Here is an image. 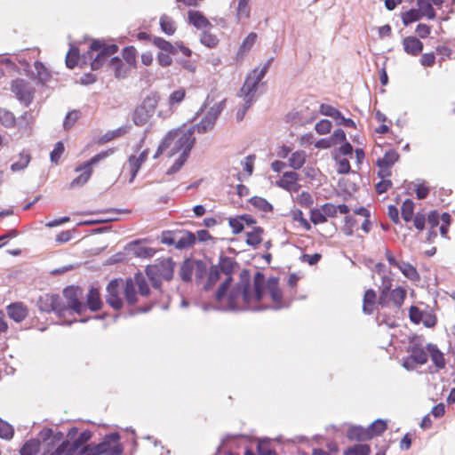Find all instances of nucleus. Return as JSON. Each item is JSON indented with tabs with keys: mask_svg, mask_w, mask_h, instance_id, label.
Masks as SVG:
<instances>
[{
	"mask_svg": "<svg viewBox=\"0 0 455 455\" xmlns=\"http://www.w3.org/2000/svg\"><path fill=\"white\" fill-rule=\"evenodd\" d=\"M418 10L421 13V18L426 16L429 20H434L435 18V11L432 6V4L428 0H416Z\"/></svg>",
	"mask_w": 455,
	"mask_h": 455,
	"instance_id": "nucleus-41",
	"label": "nucleus"
},
{
	"mask_svg": "<svg viewBox=\"0 0 455 455\" xmlns=\"http://www.w3.org/2000/svg\"><path fill=\"white\" fill-rule=\"evenodd\" d=\"M427 349L429 352L430 358L434 365L438 369H443L445 367V359L443 353L437 347L436 345L428 343Z\"/></svg>",
	"mask_w": 455,
	"mask_h": 455,
	"instance_id": "nucleus-28",
	"label": "nucleus"
},
{
	"mask_svg": "<svg viewBox=\"0 0 455 455\" xmlns=\"http://www.w3.org/2000/svg\"><path fill=\"white\" fill-rule=\"evenodd\" d=\"M249 203L259 211L266 213L272 212L274 210L273 205L267 199L260 196L251 197Z\"/></svg>",
	"mask_w": 455,
	"mask_h": 455,
	"instance_id": "nucleus-39",
	"label": "nucleus"
},
{
	"mask_svg": "<svg viewBox=\"0 0 455 455\" xmlns=\"http://www.w3.org/2000/svg\"><path fill=\"white\" fill-rule=\"evenodd\" d=\"M6 310L8 316L16 323L22 322L28 315V309L22 302L11 303Z\"/></svg>",
	"mask_w": 455,
	"mask_h": 455,
	"instance_id": "nucleus-18",
	"label": "nucleus"
},
{
	"mask_svg": "<svg viewBox=\"0 0 455 455\" xmlns=\"http://www.w3.org/2000/svg\"><path fill=\"white\" fill-rule=\"evenodd\" d=\"M159 276L166 281L173 278L175 262L172 258L164 259L156 264Z\"/></svg>",
	"mask_w": 455,
	"mask_h": 455,
	"instance_id": "nucleus-23",
	"label": "nucleus"
},
{
	"mask_svg": "<svg viewBox=\"0 0 455 455\" xmlns=\"http://www.w3.org/2000/svg\"><path fill=\"white\" fill-rule=\"evenodd\" d=\"M387 427V421L381 419H378L370 424L366 428L368 433L371 435V438H373L374 436L380 435L382 433H384Z\"/></svg>",
	"mask_w": 455,
	"mask_h": 455,
	"instance_id": "nucleus-46",
	"label": "nucleus"
},
{
	"mask_svg": "<svg viewBox=\"0 0 455 455\" xmlns=\"http://www.w3.org/2000/svg\"><path fill=\"white\" fill-rule=\"evenodd\" d=\"M214 124L215 122L205 115L197 124L192 125L190 128H195V132L203 134L207 132L209 130H212Z\"/></svg>",
	"mask_w": 455,
	"mask_h": 455,
	"instance_id": "nucleus-50",
	"label": "nucleus"
},
{
	"mask_svg": "<svg viewBox=\"0 0 455 455\" xmlns=\"http://www.w3.org/2000/svg\"><path fill=\"white\" fill-rule=\"evenodd\" d=\"M86 310L90 309L92 312H98L103 307V302L100 298V291L97 287L92 286L86 295Z\"/></svg>",
	"mask_w": 455,
	"mask_h": 455,
	"instance_id": "nucleus-21",
	"label": "nucleus"
},
{
	"mask_svg": "<svg viewBox=\"0 0 455 455\" xmlns=\"http://www.w3.org/2000/svg\"><path fill=\"white\" fill-rule=\"evenodd\" d=\"M299 175L296 172H285L283 177L276 181V186L287 191L291 190L292 185H295L299 180Z\"/></svg>",
	"mask_w": 455,
	"mask_h": 455,
	"instance_id": "nucleus-31",
	"label": "nucleus"
},
{
	"mask_svg": "<svg viewBox=\"0 0 455 455\" xmlns=\"http://www.w3.org/2000/svg\"><path fill=\"white\" fill-rule=\"evenodd\" d=\"M123 286L124 280L121 278H115L111 280L106 287V302L114 310H120L124 307V300L121 297Z\"/></svg>",
	"mask_w": 455,
	"mask_h": 455,
	"instance_id": "nucleus-12",
	"label": "nucleus"
},
{
	"mask_svg": "<svg viewBox=\"0 0 455 455\" xmlns=\"http://www.w3.org/2000/svg\"><path fill=\"white\" fill-rule=\"evenodd\" d=\"M221 273L222 272L216 267V265H212L209 270L207 269V279L204 283L202 290L204 291H211L220 279Z\"/></svg>",
	"mask_w": 455,
	"mask_h": 455,
	"instance_id": "nucleus-29",
	"label": "nucleus"
},
{
	"mask_svg": "<svg viewBox=\"0 0 455 455\" xmlns=\"http://www.w3.org/2000/svg\"><path fill=\"white\" fill-rule=\"evenodd\" d=\"M80 51L76 46H71L66 55V66L69 69H73L78 65L80 60Z\"/></svg>",
	"mask_w": 455,
	"mask_h": 455,
	"instance_id": "nucleus-44",
	"label": "nucleus"
},
{
	"mask_svg": "<svg viewBox=\"0 0 455 455\" xmlns=\"http://www.w3.org/2000/svg\"><path fill=\"white\" fill-rule=\"evenodd\" d=\"M177 235H179L178 230L175 231H164L161 235V242L166 245L177 246Z\"/></svg>",
	"mask_w": 455,
	"mask_h": 455,
	"instance_id": "nucleus-63",
	"label": "nucleus"
},
{
	"mask_svg": "<svg viewBox=\"0 0 455 455\" xmlns=\"http://www.w3.org/2000/svg\"><path fill=\"white\" fill-rule=\"evenodd\" d=\"M307 155L303 150H297L291 153L289 157V166L294 170H299L306 162Z\"/></svg>",
	"mask_w": 455,
	"mask_h": 455,
	"instance_id": "nucleus-40",
	"label": "nucleus"
},
{
	"mask_svg": "<svg viewBox=\"0 0 455 455\" xmlns=\"http://www.w3.org/2000/svg\"><path fill=\"white\" fill-rule=\"evenodd\" d=\"M378 303L377 295L373 289H368L364 292L363 311L366 315L373 313V307Z\"/></svg>",
	"mask_w": 455,
	"mask_h": 455,
	"instance_id": "nucleus-33",
	"label": "nucleus"
},
{
	"mask_svg": "<svg viewBox=\"0 0 455 455\" xmlns=\"http://www.w3.org/2000/svg\"><path fill=\"white\" fill-rule=\"evenodd\" d=\"M347 438L350 441L364 442L371 439V435L367 431V428L362 426H352L347 431Z\"/></svg>",
	"mask_w": 455,
	"mask_h": 455,
	"instance_id": "nucleus-25",
	"label": "nucleus"
},
{
	"mask_svg": "<svg viewBox=\"0 0 455 455\" xmlns=\"http://www.w3.org/2000/svg\"><path fill=\"white\" fill-rule=\"evenodd\" d=\"M264 233V228L261 227H254L252 231L246 232V243L251 247H257L262 242V234Z\"/></svg>",
	"mask_w": 455,
	"mask_h": 455,
	"instance_id": "nucleus-38",
	"label": "nucleus"
},
{
	"mask_svg": "<svg viewBox=\"0 0 455 455\" xmlns=\"http://www.w3.org/2000/svg\"><path fill=\"white\" fill-rule=\"evenodd\" d=\"M14 435V428L7 421L0 418V438L11 440Z\"/></svg>",
	"mask_w": 455,
	"mask_h": 455,
	"instance_id": "nucleus-55",
	"label": "nucleus"
},
{
	"mask_svg": "<svg viewBox=\"0 0 455 455\" xmlns=\"http://www.w3.org/2000/svg\"><path fill=\"white\" fill-rule=\"evenodd\" d=\"M11 91L25 107H28L33 102L36 89L27 80L22 78L12 80Z\"/></svg>",
	"mask_w": 455,
	"mask_h": 455,
	"instance_id": "nucleus-11",
	"label": "nucleus"
},
{
	"mask_svg": "<svg viewBox=\"0 0 455 455\" xmlns=\"http://www.w3.org/2000/svg\"><path fill=\"white\" fill-rule=\"evenodd\" d=\"M194 272L196 283L200 285L207 274L206 263L202 259L194 258L185 259L180 267L179 275L180 279L184 283H190Z\"/></svg>",
	"mask_w": 455,
	"mask_h": 455,
	"instance_id": "nucleus-5",
	"label": "nucleus"
},
{
	"mask_svg": "<svg viewBox=\"0 0 455 455\" xmlns=\"http://www.w3.org/2000/svg\"><path fill=\"white\" fill-rule=\"evenodd\" d=\"M407 352L409 353L411 359L416 362L419 365H423L427 362L428 355L427 352L418 345L409 346L407 347Z\"/></svg>",
	"mask_w": 455,
	"mask_h": 455,
	"instance_id": "nucleus-30",
	"label": "nucleus"
},
{
	"mask_svg": "<svg viewBox=\"0 0 455 455\" xmlns=\"http://www.w3.org/2000/svg\"><path fill=\"white\" fill-rule=\"evenodd\" d=\"M0 124L5 128H13L16 126V117L10 110L0 108Z\"/></svg>",
	"mask_w": 455,
	"mask_h": 455,
	"instance_id": "nucleus-45",
	"label": "nucleus"
},
{
	"mask_svg": "<svg viewBox=\"0 0 455 455\" xmlns=\"http://www.w3.org/2000/svg\"><path fill=\"white\" fill-rule=\"evenodd\" d=\"M160 28L162 31L167 36H172L176 31L173 20L167 15L161 16Z\"/></svg>",
	"mask_w": 455,
	"mask_h": 455,
	"instance_id": "nucleus-49",
	"label": "nucleus"
},
{
	"mask_svg": "<svg viewBox=\"0 0 455 455\" xmlns=\"http://www.w3.org/2000/svg\"><path fill=\"white\" fill-rule=\"evenodd\" d=\"M19 156L20 159L11 165L12 172H15L24 170L31 160V156L28 153H20Z\"/></svg>",
	"mask_w": 455,
	"mask_h": 455,
	"instance_id": "nucleus-52",
	"label": "nucleus"
},
{
	"mask_svg": "<svg viewBox=\"0 0 455 455\" xmlns=\"http://www.w3.org/2000/svg\"><path fill=\"white\" fill-rule=\"evenodd\" d=\"M200 42L208 48H215L219 44V39L215 35L208 31H203L200 36Z\"/></svg>",
	"mask_w": 455,
	"mask_h": 455,
	"instance_id": "nucleus-54",
	"label": "nucleus"
},
{
	"mask_svg": "<svg viewBox=\"0 0 455 455\" xmlns=\"http://www.w3.org/2000/svg\"><path fill=\"white\" fill-rule=\"evenodd\" d=\"M399 160V154L395 150H388L385 153L384 156L379 158L376 162V165L379 168L389 169Z\"/></svg>",
	"mask_w": 455,
	"mask_h": 455,
	"instance_id": "nucleus-32",
	"label": "nucleus"
},
{
	"mask_svg": "<svg viewBox=\"0 0 455 455\" xmlns=\"http://www.w3.org/2000/svg\"><path fill=\"white\" fill-rule=\"evenodd\" d=\"M186 96V91L183 88H180L172 92L169 96V106L172 108L175 105L181 103Z\"/></svg>",
	"mask_w": 455,
	"mask_h": 455,
	"instance_id": "nucleus-59",
	"label": "nucleus"
},
{
	"mask_svg": "<svg viewBox=\"0 0 455 455\" xmlns=\"http://www.w3.org/2000/svg\"><path fill=\"white\" fill-rule=\"evenodd\" d=\"M259 455H277L276 451L269 447V439H259L257 444Z\"/></svg>",
	"mask_w": 455,
	"mask_h": 455,
	"instance_id": "nucleus-58",
	"label": "nucleus"
},
{
	"mask_svg": "<svg viewBox=\"0 0 455 455\" xmlns=\"http://www.w3.org/2000/svg\"><path fill=\"white\" fill-rule=\"evenodd\" d=\"M371 447L366 443H358L347 447L344 451V455H370Z\"/></svg>",
	"mask_w": 455,
	"mask_h": 455,
	"instance_id": "nucleus-47",
	"label": "nucleus"
},
{
	"mask_svg": "<svg viewBox=\"0 0 455 455\" xmlns=\"http://www.w3.org/2000/svg\"><path fill=\"white\" fill-rule=\"evenodd\" d=\"M124 250L127 254L141 259L152 258L156 253L155 249L144 246L140 240H134L127 243Z\"/></svg>",
	"mask_w": 455,
	"mask_h": 455,
	"instance_id": "nucleus-16",
	"label": "nucleus"
},
{
	"mask_svg": "<svg viewBox=\"0 0 455 455\" xmlns=\"http://www.w3.org/2000/svg\"><path fill=\"white\" fill-rule=\"evenodd\" d=\"M242 291V299L243 304L246 305V308L253 312H259L269 308L267 306L253 307L252 294H251V271L249 269H243L239 275V281L234 285Z\"/></svg>",
	"mask_w": 455,
	"mask_h": 455,
	"instance_id": "nucleus-9",
	"label": "nucleus"
},
{
	"mask_svg": "<svg viewBox=\"0 0 455 455\" xmlns=\"http://www.w3.org/2000/svg\"><path fill=\"white\" fill-rule=\"evenodd\" d=\"M137 51L134 46H126L122 50L123 59L131 66L136 63Z\"/></svg>",
	"mask_w": 455,
	"mask_h": 455,
	"instance_id": "nucleus-62",
	"label": "nucleus"
},
{
	"mask_svg": "<svg viewBox=\"0 0 455 455\" xmlns=\"http://www.w3.org/2000/svg\"><path fill=\"white\" fill-rule=\"evenodd\" d=\"M236 17L238 20L244 18L248 19L251 15V7L249 5L250 0H237Z\"/></svg>",
	"mask_w": 455,
	"mask_h": 455,
	"instance_id": "nucleus-53",
	"label": "nucleus"
},
{
	"mask_svg": "<svg viewBox=\"0 0 455 455\" xmlns=\"http://www.w3.org/2000/svg\"><path fill=\"white\" fill-rule=\"evenodd\" d=\"M188 22L192 24L196 29H203L212 27V23L200 11L189 10L188 12Z\"/></svg>",
	"mask_w": 455,
	"mask_h": 455,
	"instance_id": "nucleus-22",
	"label": "nucleus"
},
{
	"mask_svg": "<svg viewBox=\"0 0 455 455\" xmlns=\"http://www.w3.org/2000/svg\"><path fill=\"white\" fill-rule=\"evenodd\" d=\"M119 47L116 44H107L103 39H93L89 50L83 54V62L89 60L92 70L100 69L105 63H108L109 58L116 53Z\"/></svg>",
	"mask_w": 455,
	"mask_h": 455,
	"instance_id": "nucleus-2",
	"label": "nucleus"
},
{
	"mask_svg": "<svg viewBox=\"0 0 455 455\" xmlns=\"http://www.w3.org/2000/svg\"><path fill=\"white\" fill-rule=\"evenodd\" d=\"M228 299V305L225 307H222V310L225 311H251L246 308V305L243 304V307H239L237 304V300L240 297H242V291L238 288L233 286L229 287L226 296Z\"/></svg>",
	"mask_w": 455,
	"mask_h": 455,
	"instance_id": "nucleus-17",
	"label": "nucleus"
},
{
	"mask_svg": "<svg viewBox=\"0 0 455 455\" xmlns=\"http://www.w3.org/2000/svg\"><path fill=\"white\" fill-rule=\"evenodd\" d=\"M194 133L195 128L189 127L177 140L175 139L174 146L172 149V154H176L181 151V153H186L187 155H189L196 142Z\"/></svg>",
	"mask_w": 455,
	"mask_h": 455,
	"instance_id": "nucleus-14",
	"label": "nucleus"
},
{
	"mask_svg": "<svg viewBox=\"0 0 455 455\" xmlns=\"http://www.w3.org/2000/svg\"><path fill=\"white\" fill-rule=\"evenodd\" d=\"M63 296L67 300V311H74L77 315H83L86 312V305L83 301V289L79 286L69 285L64 288Z\"/></svg>",
	"mask_w": 455,
	"mask_h": 455,
	"instance_id": "nucleus-10",
	"label": "nucleus"
},
{
	"mask_svg": "<svg viewBox=\"0 0 455 455\" xmlns=\"http://www.w3.org/2000/svg\"><path fill=\"white\" fill-rule=\"evenodd\" d=\"M390 299L396 308H400L406 298V290L403 287H396L390 292Z\"/></svg>",
	"mask_w": 455,
	"mask_h": 455,
	"instance_id": "nucleus-42",
	"label": "nucleus"
},
{
	"mask_svg": "<svg viewBox=\"0 0 455 455\" xmlns=\"http://www.w3.org/2000/svg\"><path fill=\"white\" fill-rule=\"evenodd\" d=\"M118 432L106 434L100 443L93 445V455H122L124 447Z\"/></svg>",
	"mask_w": 455,
	"mask_h": 455,
	"instance_id": "nucleus-7",
	"label": "nucleus"
},
{
	"mask_svg": "<svg viewBox=\"0 0 455 455\" xmlns=\"http://www.w3.org/2000/svg\"><path fill=\"white\" fill-rule=\"evenodd\" d=\"M34 68L36 73L31 76L32 79L39 85H46L52 78L51 71L40 60H36L34 62Z\"/></svg>",
	"mask_w": 455,
	"mask_h": 455,
	"instance_id": "nucleus-19",
	"label": "nucleus"
},
{
	"mask_svg": "<svg viewBox=\"0 0 455 455\" xmlns=\"http://www.w3.org/2000/svg\"><path fill=\"white\" fill-rule=\"evenodd\" d=\"M33 124V116L29 112H24L16 118V126L20 132H29Z\"/></svg>",
	"mask_w": 455,
	"mask_h": 455,
	"instance_id": "nucleus-43",
	"label": "nucleus"
},
{
	"mask_svg": "<svg viewBox=\"0 0 455 455\" xmlns=\"http://www.w3.org/2000/svg\"><path fill=\"white\" fill-rule=\"evenodd\" d=\"M397 268L405 277L411 281H418L419 279V274L417 268L409 262L400 261Z\"/></svg>",
	"mask_w": 455,
	"mask_h": 455,
	"instance_id": "nucleus-37",
	"label": "nucleus"
},
{
	"mask_svg": "<svg viewBox=\"0 0 455 455\" xmlns=\"http://www.w3.org/2000/svg\"><path fill=\"white\" fill-rule=\"evenodd\" d=\"M128 164H129L130 172H131L129 183H132L134 181L139 171L140 170L142 164L137 160L136 156H134V155H132L129 156Z\"/></svg>",
	"mask_w": 455,
	"mask_h": 455,
	"instance_id": "nucleus-56",
	"label": "nucleus"
},
{
	"mask_svg": "<svg viewBox=\"0 0 455 455\" xmlns=\"http://www.w3.org/2000/svg\"><path fill=\"white\" fill-rule=\"evenodd\" d=\"M156 304V301H152V302L148 303V305L140 306V307H136L134 308H131L124 314V316L131 317V316H134L139 314L148 313L153 308V307Z\"/></svg>",
	"mask_w": 455,
	"mask_h": 455,
	"instance_id": "nucleus-61",
	"label": "nucleus"
},
{
	"mask_svg": "<svg viewBox=\"0 0 455 455\" xmlns=\"http://www.w3.org/2000/svg\"><path fill=\"white\" fill-rule=\"evenodd\" d=\"M112 153H113L112 149L101 151V152L96 154L95 156H93L88 161H85L82 164L76 166L75 168V172H78L83 171V172L70 182L69 188L73 189V188L82 187L84 184H86L92 174V165L96 164L100 161L105 159Z\"/></svg>",
	"mask_w": 455,
	"mask_h": 455,
	"instance_id": "nucleus-6",
	"label": "nucleus"
},
{
	"mask_svg": "<svg viewBox=\"0 0 455 455\" xmlns=\"http://www.w3.org/2000/svg\"><path fill=\"white\" fill-rule=\"evenodd\" d=\"M402 218L405 222H410L414 215V203L411 199H405L401 207Z\"/></svg>",
	"mask_w": 455,
	"mask_h": 455,
	"instance_id": "nucleus-48",
	"label": "nucleus"
},
{
	"mask_svg": "<svg viewBox=\"0 0 455 455\" xmlns=\"http://www.w3.org/2000/svg\"><path fill=\"white\" fill-rule=\"evenodd\" d=\"M266 290V276L264 273L257 271L253 276V290H251L253 307L263 306L260 304Z\"/></svg>",
	"mask_w": 455,
	"mask_h": 455,
	"instance_id": "nucleus-15",
	"label": "nucleus"
},
{
	"mask_svg": "<svg viewBox=\"0 0 455 455\" xmlns=\"http://www.w3.org/2000/svg\"><path fill=\"white\" fill-rule=\"evenodd\" d=\"M160 100V93L156 91H151L142 101L135 107L132 113V121L134 125L138 127L146 125L155 115Z\"/></svg>",
	"mask_w": 455,
	"mask_h": 455,
	"instance_id": "nucleus-3",
	"label": "nucleus"
},
{
	"mask_svg": "<svg viewBox=\"0 0 455 455\" xmlns=\"http://www.w3.org/2000/svg\"><path fill=\"white\" fill-rule=\"evenodd\" d=\"M259 455H277L276 451L269 447V439H259L257 444Z\"/></svg>",
	"mask_w": 455,
	"mask_h": 455,
	"instance_id": "nucleus-57",
	"label": "nucleus"
},
{
	"mask_svg": "<svg viewBox=\"0 0 455 455\" xmlns=\"http://www.w3.org/2000/svg\"><path fill=\"white\" fill-rule=\"evenodd\" d=\"M273 61L274 57L269 58L260 68L258 67L246 76L243 86L237 92V97L243 98L244 101L243 106L236 111L235 117L237 122H241L244 118L247 111L255 102V96L259 83L265 77Z\"/></svg>",
	"mask_w": 455,
	"mask_h": 455,
	"instance_id": "nucleus-1",
	"label": "nucleus"
},
{
	"mask_svg": "<svg viewBox=\"0 0 455 455\" xmlns=\"http://www.w3.org/2000/svg\"><path fill=\"white\" fill-rule=\"evenodd\" d=\"M258 35L255 32H251L247 35V36L243 40L242 44H240L236 58H243L248 52L251 51L252 46L254 45L256 40H257Z\"/></svg>",
	"mask_w": 455,
	"mask_h": 455,
	"instance_id": "nucleus-34",
	"label": "nucleus"
},
{
	"mask_svg": "<svg viewBox=\"0 0 455 455\" xmlns=\"http://www.w3.org/2000/svg\"><path fill=\"white\" fill-rule=\"evenodd\" d=\"M36 307L41 313H55L58 317H63L67 312V307L62 298L57 293H45L36 300Z\"/></svg>",
	"mask_w": 455,
	"mask_h": 455,
	"instance_id": "nucleus-8",
	"label": "nucleus"
},
{
	"mask_svg": "<svg viewBox=\"0 0 455 455\" xmlns=\"http://www.w3.org/2000/svg\"><path fill=\"white\" fill-rule=\"evenodd\" d=\"M177 246L179 250H184L196 243V235L188 230H178Z\"/></svg>",
	"mask_w": 455,
	"mask_h": 455,
	"instance_id": "nucleus-27",
	"label": "nucleus"
},
{
	"mask_svg": "<svg viewBox=\"0 0 455 455\" xmlns=\"http://www.w3.org/2000/svg\"><path fill=\"white\" fill-rule=\"evenodd\" d=\"M108 65L114 71L116 78L123 79L128 76L129 68L118 56L111 57Z\"/></svg>",
	"mask_w": 455,
	"mask_h": 455,
	"instance_id": "nucleus-26",
	"label": "nucleus"
},
{
	"mask_svg": "<svg viewBox=\"0 0 455 455\" xmlns=\"http://www.w3.org/2000/svg\"><path fill=\"white\" fill-rule=\"evenodd\" d=\"M122 291L129 306H134L138 302L137 291L132 277L125 279Z\"/></svg>",
	"mask_w": 455,
	"mask_h": 455,
	"instance_id": "nucleus-24",
	"label": "nucleus"
},
{
	"mask_svg": "<svg viewBox=\"0 0 455 455\" xmlns=\"http://www.w3.org/2000/svg\"><path fill=\"white\" fill-rule=\"evenodd\" d=\"M65 150L64 143L62 141H58L54 148L50 153V160L52 164H57Z\"/></svg>",
	"mask_w": 455,
	"mask_h": 455,
	"instance_id": "nucleus-64",
	"label": "nucleus"
},
{
	"mask_svg": "<svg viewBox=\"0 0 455 455\" xmlns=\"http://www.w3.org/2000/svg\"><path fill=\"white\" fill-rule=\"evenodd\" d=\"M135 287H138V292L142 297H148L150 295V288L148 286V281L142 273L137 272L132 278Z\"/></svg>",
	"mask_w": 455,
	"mask_h": 455,
	"instance_id": "nucleus-35",
	"label": "nucleus"
},
{
	"mask_svg": "<svg viewBox=\"0 0 455 455\" xmlns=\"http://www.w3.org/2000/svg\"><path fill=\"white\" fill-rule=\"evenodd\" d=\"M188 156L189 155H187L186 153H181L173 164L167 170L166 174L172 175L178 172L187 162Z\"/></svg>",
	"mask_w": 455,
	"mask_h": 455,
	"instance_id": "nucleus-60",
	"label": "nucleus"
},
{
	"mask_svg": "<svg viewBox=\"0 0 455 455\" xmlns=\"http://www.w3.org/2000/svg\"><path fill=\"white\" fill-rule=\"evenodd\" d=\"M40 450V440L31 438L26 441L20 449V455H36Z\"/></svg>",
	"mask_w": 455,
	"mask_h": 455,
	"instance_id": "nucleus-36",
	"label": "nucleus"
},
{
	"mask_svg": "<svg viewBox=\"0 0 455 455\" xmlns=\"http://www.w3.org/2000/svg\"><path fill=\"white\" fill-rule=\"evenodd\" d=\"M403 47L407 54L416 57L422 52L424 45L418 37L410 36L403 39Z\"/></svg>",
	"mask_w": 455,
	"mask_h": 455,
	"instance_id": "nucleus-20",
	"label": "nucleus"
},
{
	"mask_svg": "<svg viewBox=\"0 0 455 455\" xmlns=\"http://www.w3.org/2000/svg\"><path fill=\"white\" fill-rule=\"evenodd\" d=\"M421 19V13L418 9L411 8L402 13V21L404 26H408Z\"/></svg>",
	"mask_w": 455,
	"mask_h": 455,
	"instance_id": "nucleus-51",
	"label": "nucleus"
},
{
	"mask_svg": "<svg viewBox=\"0 0 455 455\" xmlns=\"http://www.w3.org/2000/svg\"><path fill=\"white\" fill-rule=\"evenodd\" d=\"M153 44L159 50L168 52L175 56L180 51L184 56L190 57L192 51L184 45L182 42H176L174 44L160 36H154L152 38Z\"/></svg>",
	"mask_w": 455,
	"mask_h": 455,
	"instance_id": "nucleus-13",
	"label": "nucleus"
},
{
	"mask_svg": "<svg viewBox=\"0 0 455 455\" xmlns=\"http://www.w3.org/2000/svg\"><path fill=\"white\" fill-rule=\"evenodd\" d=\"M216 267L226 275L225 280L219 285L217 291L214 293V299L217 302H221L226 296L231 283L234 279L232 274L235 269L239 267L237 261L235 259L220 253L219 257V262Z\"/></svg>",
	"mask_w": 455,
	"mask_h": 455,
	"instance_id": "nucleus-4",
	"label": "nucleus"
}]
</instances>
